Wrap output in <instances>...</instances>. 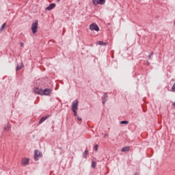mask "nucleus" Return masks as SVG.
Here are the masks:
<instances>
[{
    "label": "nucleus",
    "instance_id": "f257e3e1",
    "mask_svg": "<svg viewBox=\"0 0 175 175\" xmlns=\"http://www.w3.org/2000/svg\"><path fill=\"white\" fill-rule=\"evenodd\" d=\"M78 106H79V100H74V102L72 104V111L74 113V116L75 117L77 116Z\"/></svg>",
    "mask_w": 175,
    "mask_h": 175
},
{
    "label": "nucleus",
    "instance_id": "f03ea898",
    "mask_svg": "<svg viewBox=\"0 0 175 175\" xmlns=\"http://www.w3.org/2000/svg\"><path fill=\"white\" fill-rule=\"evenodd\" d=\"M38 21H36L31 25V31H32L33 34H35V33H36V32H38Z\"/></svg>",
    "mask_w": 175,
    "mask_h": 175
},
{
    "label": "nucleus",
    "instance_id": "7ed1b4c3",
    "mask_svg": "<svg viewBox=\"0 0 175 175\" xmlns=\"http://www.w3.org/2000/svg\"><path fill=\"white\" fill-rule=\"evenodd\" d=\"M42 152H39L38 150H34V161H38L39 157H42Z\"/></svg>",
    "mask_w": 175,
    "mask_h": 175
},
{
    "label": "nucleus",
    "instance_id": "20e7f679",
    "mask_svg": "<svg viewBox=\"0 0 175 175\" xmlns=\"http://www.w3.org/2000/svg\"><path fill=\"white\" fill-rule=\"evenodd\" d=\"M90 31H96V32H98L99 27L96 23H92L90 25Z\"/></svg>",
    "mask_w": 175,
    "mask_h": 175
},
{
    "label": "nucleus",
    "instance_id": "39448f33",
    "mask_svg": "<svg viewBox=\"0 0 175 175\" xmlns=\"http://www.w3.org/2000/svg\"><path fill=\"white\" fill-rule=\"evenodd\" d=\"M34 92L36 94H37L38 95H42L43 94V90L38 88H34Z\"/></svg>",
    "mask_w": 175,
    "mask_h": 175
},
{
    "label": "nucleus",
    "instance_id": "423d86ee",
    "mask_svg": "<svg viewBox=\"0 0 175 175\" xmlns=\"http://www.w3.org/2000/svg\"><path fill=\"white\" fill-rule=\"evenodd\" d=\"M21 163H22L23 166H26V165H28V163H29V159H23Z\"/></svg>",
    "mask_w": 175,
    "mask_h": 175
},
{
    "label": "nucleus",
    "instance_id": "0eeeda50",
    "mask_svg": "<svg viewBox=\"0 0 175 175\" xmlns=\"http://www.w3.org/2000/svg\"><path fill=\"white\" fill-rule=\"evenodd\" d=\"M51 93V90L50 89H45L44 91L42 90V94L44 95H49Z\"/></svg>",
    "mask_w": 175,
    "mask_h": 175
},
{
    "label": "nucleus",
    "instance_id": "6e6552de",
    "mask_svg": "<svg viewBox=\"0 0 175 175\" xmlns=\"http://www.w3.org/2000/svg\"><path fill=\"white\" fill-rule=\"evenodd\" d=\"M55 8V3H51L49 7L46 8V10H53Z\"/></svg>",
    "mask_w": 175,
    "mask_h": 175
},
{
    "label": "nucleus",
    "instance_id": "1a4fd4ad",
    "mask_svg": "<svg viewBox=\"0 0 175 175\" xmlns=\"http://www.w3.org/2000/svg\"><path fill=\"white\" fill-rule=\"evenodd\" d=\"M129 146H125L121 149L122 152H128L129 151Z\"/></svg>",
    "mask_w": 175,
    "mask_h": 175
},
{
    "label": "nucleus",
    "instance_id": "9d476101",
    "mask_svg": "<svg viewBox=\"0 0 175 175\" xmlns=\"http://www.w3.org/2000/svg\"><path fill=\"white\" fill-rule=\"evenodd\" d=\"M49 116H46L45 117H42L40 120L39 121V124H42V122H44V121H46V120H47V118H49Z\"/></svg>",
    "mask_w": 175,
    "mask_h": 175
},
{
    "label": "nucleus",
    "instance_id": "9b49d317",
    "mask_svg": "<svg viewBox=\"0 0 175 175\" xmlns=\"http://www.w3.org/2000/svg\"><path fill=\"white\" fill-rule=\"evenodd\" d=\"M24 66V64L23 63L21 64V66H16V72L20 70V69H21V68H23Z\"/></svg>",
    "mask_w": 175,
    "mask_h": 175
},
{
    "label": "nucleus",
    "instance_id": "f8f14e48",
    "mask_svg": "<svg viewBox=\"0 0 175 175\" xmlns=\"http://www.w3.org/2000/svg\"><path fill=\"white\" fill-rule=\"evenodd\" d=\"M98 44H100V46H107V42H103V41H99Z\"/></svg>",
    "mask_w": 175,
    "mask_h": 175
},
{
    "label": "nucleus",
    "instance_id": "ddd939ff",
    "mask_svg": "<svg viewBox=\"0 0 175 175\" xmlns=\"http://www.w3.org/2000/svg\"><path fill=\"white\" fill-rule=\"evenodd\" d=\"M5 28H6V23H3L0 29V31H3V29H5Z\"/></svg>",
    "mask_w": 175,
    "mask_h": 175
},
{
    "label": "nucleus",
    "instance_id": "4468645a",
    "mask_svg": "<svg viewBox=\"0 0 175 175\" xmlns=\"http://www.w3.org/2000/svg\"><path fill=\"white\" fill-rule=\"evenodd\" d=\"M10 125L7 124L5 127H4V131H9L10 129Z\"/></svg>",
    "mask_w": 175,
    "mask_h": 175
},
{
    "label": "nucleus",
    "instance_id": "2eb2a0df",
    "mask_svg": "<svg viewBox=\"0 0 175 175\" xmlns=\"http://www.w3.org/2000/svg\"><path fill=\"white\" fill-rule=\"evenodd\" d=\"M92 167H93L94 169H95V167H96V162H95L94 161L92 162Z\"/></svg>",
    "mask_w": 175,
    "mask_h": 175
},
{
    "label": "nucleus",
    "instance_id": "dca6fc26",
    "mask_svg": "<svg viewBox=\"0 0 175 175\" xmlns=\"http://www.w3.org/2000/svg\"><path fill=\"white\" fill-rule=\"evenodd\" d=\"M100 5H105V2H106V0H98Z\"/></svg>",
    "mask_w": 175,
    "mask_h": 175
},
{
    "label": "nucleus",
    "instance_id": "f3484780",
    "mask_svg": "<svg viewBox=\"0 0 175 175\" xmlns=\"http://www.w3.org/2000/svg\"><path fill=\"white\" fill-rule=\"evenodd\" d=\"M93 5H98L99 0H92Z\"/></svg>",
    "mask_w": 175,
    "mask_h": 175
},
{
    "label": "nucleus",
    "instance_id": "a211bd4d",
    "mask_svg": "<svg viewBox=\"0 0 175 175\" xmlns=\"http://www.w3.org/2000/svg\"><path fill=\"white\" fill-rule=\"evenodd\" d=\"M120 124H129V121L123 120V121L120 122Z\"/></svg>",
    "mask_w": 175,
    "mask_h": 175
},
{
    "label": "nucleus",
    "instance_id": "6ab92c4d",
    "mask_svg": "<svg viewBox=\"0 0 175 175\" xmlns=\"http://www.w3.org/2000/svg\"><path fill=\"white\" fill-rule=\"evenodd\" d=\"M154 55V52H151V53L148 55V59H151V56Z\"/></svg>",
    "mask_w": 175,
    "mask_h": 175
},
{
    "label": "nucleus",
    "instance_id": "aec40b11",
    "mask_svg": "<svg viewBox=\"0 0 175 175\" xmlns=\"http://www.w3.org/2000/svg\"><path fill=\"white\" fill-rule=\"evenodd\" d=\"M94 150L95 151H98V144L94 146Z\"/></svg>",
    "mask_w": 175,
    "mask_h": 175
},
{
    "label": "nucleus",
    "instance_id": "412c9836",
    "mask_svg": "<svg viewBox=\"0 0 175 175\" xmlns=\"http://www.w3.org/2000/svg\"><path fill=\"white\" fill-rule=\"evenodd\" d=\"M172 90L175 92V83L173 85Z\"/></svg>",
    "mask_w": 175,
    "mask_h": 175
},
{
    "label": "nucleus",
    "instance_id": "4be33fe9",
    "mask_svg": "<svg viewBox=\"0 0 175 175\" xmlns=\"http://www.w3.org/2000/svg\"><path fill=\"white\" fill-rule=\"evenodd\" d=\"M88 154V150H85L83 155H87Z\"/></svg>",
    "mask_w": 175,
    "mask_h": 175
},
{
    "label": "nucleus",
    "instance_id": "5701e85b",
    "mask_svg": "<svg viewBox=\"0 0 175 175\" xmlns=\"http://www.w3.org/2000/svg\"><path fill=\"white\" fill-rule=\"evenodd\" d=\"M104 99H107V94H104Z\"/></svg>",
    "mask_w": 175,
    "mask_h": 175
},
{
    "label": "nucleus",
    "instance_id": "b1692460",
    "mask_svg": "<svg viewBox=\"0 0 175 175\" xmlns=\"http://www.w3.org/2000/svg\"><path fill=\"white\" fill-rule=\"evenodd\" d=\"M107 100V99H105L103 100V104L105 105V103H106V101Z\"/></svg>",
    "mask_w": 175,
    "mask_h": 175
},
{
    "label": "nucleus",
    "instance_id": "393cba45",
    "mask_svg": "<svg viewBox=\"0 0 175 175\" xmlns=\"http://www.w3.org/2000/svg\"><path fill=\"white\" fill-rule=\"evenodd\" d=\"M77 120H78V121H81V118H80V117H77Z\"/></svg>",
    "mask_w": 175,
    "mask_h": 175
},
{
    "label": "nucleus",
    "instance_id": "a878e982",
    "mask_svg": "<svg viewBox=\"0 0 175 175\" xmlns=\"http://www.w3.org/2000/svg\"><path fill=\"white\" fill-rule=\"evenodd\" d=\"M21 47H23L24 46V43L21 42Z\"/></svg>",
    "mask_w": 175,
    "mask_h": 175
},
{
    "label": "nucleus",
    "instance_id": "bb28decb",
    "mask_svg": "<svg viewBox=\"0 0 175 175\" xmlns=\"http://www.w3.org/2000/svg\"><path fill=\"white\" fill-rule=\"evenodd\" d=\"M172 106H174V107H175V102L172 103Z\"/></svg>",
    "mask_w": 175,
    "mask_h": 175
},
{
    "label": "nucleus",
    "instance_id": "cd10ccee",
    "mask_svg": "<svg viewBox=\"0 0 175 175\" xmlns=\"http://www.w3.org/2000/svg\"><path fill=\"white\" fill-rule=\"evenodd\" d=\"M134 175H139V173L136 172Z\"/></svg>",
    "mask_w": 175,
    "mask_h": 175
},
{
    "label": "nucleus",
    "instance_id": "c85d7f7f",
    "mask_svg": "<svg viewBox=\"0 0 175 175\" xmlns=\"http://www.w3.org/2000/svg\"><path fill=\"white\" fill-rule=\"evenodd\" d=\"M147 65H150V62H148V61L147 62Z\"/></svg>",
    "mask_w": 175,
    "mask_h": 175
},
{
    "label": "nucleus",
    "instance_id": "c756f323",
    "mask_svg": "<svg viewBox=\"0 0 175 175\" xmlns=\"http://www.w3.org/2000/svg\"><path fill=\"white\" fill-rule=\"evenodd\" d=\"M104 136H105V137H106V136H107V134H105Z\"/></svg>",
    "mask_w": 175,
    "mask_h": 175
},
{
    "label": "nucleus",
    "instance_id": "7c9ffc66",
    "mask_svg": "<svg viewBox=\"0 0 175 175\" xmlns=\"http://www.w3.org/2000/svg\"><path fill=\"white\" fill-rule=\"evenodd\" d=\"M58 1V2H59V0H57Z\"/></svg>",
    "mask_w": 175,
    "mask_h": 175
}]
</instances>
